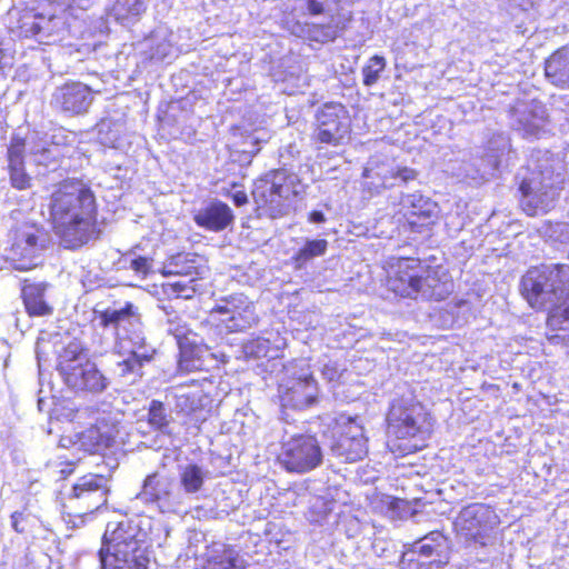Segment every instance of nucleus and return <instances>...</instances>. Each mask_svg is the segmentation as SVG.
<instances>
[{"mask_svg":"<svg viewBox=\"0 0 569 569\" xmlns=\"http://www.w3.org/2000/svg\"><path fill=\"white\" fill-rule=\"evenodd\" d=\"M48 212L51 229L66 249H80L101 236L97 197L81 179L58 182L49 196Z\"/></svg>","mask_w":569,"mask_h":569,"instance_id":"1","label":"nucleus"},{"mask_svg":"<svg viewBox=\"0 0 569 569\" xmlns=\"http://www.w3.org/2000/svg\"><path fill=\"white\" fill-rule=\"evenodd\" d=\"M521 293L536 309H548V326L566 329L569 323V266L531 268L521 279Z\"/></svg>","mask_w":569,"mask_h":569,"instance_id":"2","label":"nucleus"},{"mask_svg":"<svg viewBox=\"0 0 569 569\" xmlns=\"http://www.w3.org/2000/svg\"><path fill=\"white\" fill-rule=\"evenodd\" d=\"M388 431L395 436L389 447L392 452L401 455L416 452L423 447L426 412L423 406L413 397L395 399L388 413Z\"/></svg>","mask_w":569,"mask_h":569,"instance_id":"3","label":"nucleus"},{"mask_svg":"<svg viewBox=\"0 0 569 569\" xmlns=\"http://www.w3.org/2000/svg\"><path fill=\"white\" fill-rule=\"evenodd\" d=\"M296 180L295 176H288L283 170L271 171L257 180L251 190L257 203V216L267 213L273 218L288 213L299 194Z\"/></svg>","mask_w":569,"mask_h":569,"instance_id":"4","label":"nucleus"},{"mask_svg":"<svg viewBox=\"0 0 569 569\" xmlns=\"http://www.w3.org/2000/svg\"><path fill=\"white\" fill-rule=\"evenodd\" d=\"M99 550L101 569H148L150 552L134 536L130 535L122 523L111 531L107 530Z\"/></svg>","mask_w":569,"mask_h":569,"instance_id":"5","label":"nucleus"},{"mask_svg":"<svg viewBox=\"0 0 569 569\" xmlns=\"http://www.w3.org/2000/svg\"><path fill=\"white\" fill-rule=\"evenodd\" d=\"M450 546L448 538L440 531H431L419 538L402 551L400 565L421 569L422 567L441 568L449 563Z\"/></svg>","mask_w":569,"mask_h":569,"instance_id":"6","label":"nucleus"},{"mask_svg":"<svg viewBox=\"0 0 569 569\" xmlns=\"http://www.w3.org/2000/svg\"><path fill=\"white\" fill-rule=\"evenodd\" d=\"M322 446H327V443L319 441L315 436H292L283 442L279 460L288 471L308 472L321 465Z\"/></svg>","mask_w":569,"mask_h":569,"instance_id":"7","label":"nucleus"},{"mask_svg":"<svg viewBox=\"0 0 569 569\" xmlns=\"http://www.w3.org/2000/svg\"><path fill=\"white\" fill-rule=\"evenodd\" d=\"M327 446L333 456L345 462L361 460L368 452L362 426L355 418L345 416L336 420Z\"/></svg>","mask_w":569,"mask_h":569,"instance_id":"8","label":"nucleus"},{"mask_svg":"<svg viewBox=\"0 0 569 569\" xmlns=\"http://www.w3.org/2000/svg\"><path fill=\"white\" fill-rule=\"evenodd\" d=\"M497 525V515L489 507L473 503L465 507L456 519L458 535L467 542L481 547L493 543L492 530Z\"/></svg>","mask_w":569,"mask_h":569,"instance_id":"9","label":"nucleus"},{"mask_svg":"<svg viewBox=\"0 0 569 569\" xmlns=\"http://www.w3.org/2000/svg\"><path fill=\"white\" fill-rule=\"evenodd\" d=\"M351 132V120L347 108L339 102H327L316 112L313 138L320 143L337 147Z\"/></svg>","mask_w":569,"mask_h":569,"instance_id":"10","label":"nucleus"},{"mask_svg":"<svg viewBox=\"0 0 569 569\" xmlns=\"http://www.w3.org/2000/svg\"><path fill=\"white\" fill-rule=\"evenodd\" d=\"M290 377L279 383V398L283 408L303 410L318 401L319 388L309 369L300 372L287 369Z\"/></svg>","mask_w":569,"mask_h":569,"instance_id":"11","label":"nucleus"},{"mask_svg":"<svg viewBox=\"0 0 569 569\" xmlns=\"http://www.w3.org/2000/svg\"><path fill=\"white\" fill-rule=\"evenodd\" d=\"M511 127L525 138H540L548 122L545 106L536 100L517 102L510 110Z\"/></svg>","mask_w":569,"mask_h":569,"instance_id":"12","label":"nucleus"},{"mask_svg":"<svg viewBox=\"0 0 569 569\" xmlns=\"http://www.w3.org/2000/svg\"><path fill=\"white\" fill-rule=\"evenodd\" d=\"M521 206L528 216H537L550 211L558 199L559 191L546 179L523 180L520 184Z\"/></svg>","mask_w":569,"mask_h":569,"instance_id":"13","label":"nucleus"},{"mask_svg":"<svg viewBox=\"0 0 569 569\" xmlns=\"http://www.w3.org/2000/svg\"><path fill=\"white\" fill-rule=\"evenodd\" d=\"M395 268V273L388 280L389 288L401 297L417 298L418 286L425 273L420 261L413 258H401Z\"/></svg>","mask_w":569,"mask_h":569,"instance_id":"14","label":"nucleus"},{"mask_svg":"<svg viewBox=\"0 0 569 569\" xmlns=\"http://www.w3.org/2000/svg\"><path fill=\"white\" fill-rule=\"evenodd\" d=\"M193 221L204 230L219 232L232 223L233 213L227 203L212 200L193 214Z\"/></svg>","mask_w":569,"mask_h":569,"instance_id":"15","label":"nucleus"},{"mask_svg":"<svg viewBox=\"0 0 569 569\" xmlns=\"http://www.w3.org/2000/svg\"><path fill=\"white\" fill-rule=\"evenodd\" d=\"M172 479L152 472L148 475L143 481L142 488L138 497L149 505H156L163 511L164 507H169L172 497Z\"/></svg>","mask_w":569,"mask_h":569,"instance_id":"16","label":"nucleus"},{"mask_svg":"<svg viewBox=\"0 0 569 569\" xmlns=\"http://www.w3.org/2000/svg\"><path fill=\"white\" fill-rule=\"evenodd\" d=\"M42 228L33 222H22L12 229L10 251L16 259L32 256L38 248Z\"/></svg>","mask_w":569,"mask_h":569,"instance_id":"17","label":"nucleus"},{"mask_svg":"<svg viewBox=\"0 0 569 569\" xmlns=\"http://www.w3.org/2000/svg\"><path fill=\"white\" fill-rule=\"evenodd\" d=\"M64 382L72 389L92 393L102 392L107 388V378L92 362H84L66 377Z\"/></svg>","mask_w":569,"mask_h":569,"instance_id":"18","label":"nucleus"},{"mask_svg":"<svg viewBox=\"0 0 569 569\" xmlns=\"http://www.w3.org/2000/svg\"><path fill=\"white\" fill-rule=\"evenodd\" d=\"M56 101L67 112L82 113L91 103L90 89L80 82L67 83L60 88Z\"/></svg>","mask_w":569,"mask_h":569,"instance_id":"19","label":"nucleus"},{"mask_svg":"<svg viewBox=\"0 0 569 569\" xmlns=\"http://www.w3.org/2000/svg\"><path fill=\"white\" fill-rule=\"evenodd\" d=\"M201 272V258L193 252H178L171 256L160 270L163 277L182 276L189 277L190 281H196Z\"/></svg>","mask_w":569,"mask_h":569,"instance_id":"20","label":"nucleus"},{"mask_svg":"<svg viewBox=\"0 0 569 569\" xmlns=\"http://www.w3.org/2000/svg\"><path fill=\"white\" fill-rule=\"evenodd\" d=\"M47 286L43 282H31L24 279L21 284V299L29 317H44L53 312V308L44 300Z\"/></svg>","mask_w":569,"mask_h":569,"instance_id":"21","label":"nucleus"},{"mask_svg":"<svg viewBox=\"0 0 569 569\" xmlns=\"http://www.w3.org/2000/svg\"><path fill=\"white\" fill-rule=\"evenodd\" d=\"M76 443L90 455L102 453L113 443V437L108 430L107 423L92 425L77 435Z\"/></svg>","mask_w":569,"mask_h":569,"instance_id":"22","label":"nucleus"},{"mask_svg":"<svg viewBox=\"0 0 569 569\" xmlns=\"http://www.w3.org/2000/svg\"><path fill=\"white\" fill-rule=\"evenodd\" d=\"M545 76L559 89H569V46L556 50L545 62Z\"/></svg>","mask_w":569,"mask_h":569,"instance_id":"23","label":"nucleus"},{"mask_svg":"<svg viewBox=\"0 0 569 569\" xmlns=\"http://www.w3.org/2000/svg\"><path fill=\"white\" fill-rule=\"evenodd\" d=\"M452 291V283L449 281H440L436 273L425 270L421 276V282L418 286L417 297L425 299H433L437 301L446 299Z\"/></svg>","mask_w":569,"mask_h":569,"instance_id":"24","label":"nucleus"},{"mask_svg":"<svg viewBox=\"0 0 569 569\" xmlns=\"http://www.w3.org/2000/svg\"><path fill=\"white\" fill-rule=\"evenodd\" d=\"M138 316L137 308L132 302H126L118 310L106 308L101 311H94V317L103 329L111 327L117 330L122 322H127L129 319L137 318Z\"/></svg>","mask_w":569,"mask_h":569,"instance_id":"25","label":"nucleus"},{"mask_svg":"<svg viewBox=\"0 0 569 569\" xmlns=\"http://www.w3.org/2000/svg\"><path fill=\"white\" fill-rule=\"evenodd\" d=\"M511 151L510 138L500 132L495 133L487 141L485 160L488 162L492 170L499 168L503 157L508 156Z\"/></svg>","mask_w":569,"mask_h":569,"instance_id":"26","label":"nucleus"},{"mask_svg":"<svg viewBox=\"0 0 569 569\" xmlns=\"http://www.w3.org/2000/svg\"><path fill=\"white\" fill-rule=\"evenodd\" d=\"M86 356L87 349L83 346L76 341L69 342L59 355L58 370L62 378L64 379L69 373L81 367L82 363L76 365L74 362Z\"/></svg>","mask_w":569,"mask_h":569,"instance_id":"27","label":"nucleus"},{"mask_svg":"<svg viewBox=\"0 0 569 569\" xmlns=\"http://www.w3.org/2000/svg\"><path fill=\"white\" fill-rule=\"evenodd\" d=\"M328 249V241L326 239H307L303 247H301L292 257L296 269H302L312 259L323 256Z\"/></svg>","mask_w":569,"mask_h":569,"instance_id":"28","label":"nucleus"},{"mask_svg":"<svg viewBox=\"0 0 569 569\" xmlns=\"http://www.w3.org/2000/svg\"><path fill=\"white\" fill-rule=\"evenodd\" d=\"M179 342L178 368L183 372H196L203 369V361L194 343H182L181 337L177 336Z\"/></svg>","mask_w":569,"mask_h":569,"instance_id":"29","label":"nucleus"},{"mask_svg":"<svg viewBox=\"0 0 569 569\" xmlns=\"http://www.w3.org/2000/svg\"><path fill=\"white\" fill-rule=\"evenodd\" d=\"M113 10L116 11V20L118 22H124L142 16L147 7L143 0H133L131 3L128 1H116Z\"/></svg>","mask_w":569,"mask_h":569,"instance_id":"30","label":"nucleus"},{"mask_svg":"<svg viewBox=\"0 0 569 569\" xmlns=\"http://www.w3.org/2000/svg\"><path fill=\"white\" fill-rule=\"evenodd\" d=\"M392 170H396V168H379L375 160H370L363 170V177L367 179L377 178L379 182L376 188H392L397 181V179H390Z\"/></svg>","mask_w":569,"mask_h":569,"instance_id":"31","label":"nucleus"},{"mask_svg":"<svg viewBox=\"0 0 569 569\" xmlns=\"http://www.w3.org/2000/svg\"><path fill=\"white\" fill-rule=\"evenodd\" d=\"M305 33L311 41L326 43L337 38L338 28L332 22L327 24H308Z\"/></svg>","mask_w":569,"mask_h":569,"instance_id":"32","label":"nucleus"},{"mask_svg":"<svg viewBox=\"0 0 569 569\" xmlns=\"http://www.w3.org/2000/svg\"><path fill=\"white\" fill-rule=\"evenodd\" d=\"M26 146L27 139L24 137L12 136L7 150V167L26 164Z\"/></svg>","mask_w":569,"mask_h":569,"instance_id":"33","label":"nucleus"},{"mask_svg":"<svg viewBox=\"0 0 569 569\" xmlns=\"http://www.w3.org/2000/svg\"><path fill=\"white\" fill-rule=\"evenodd\" d=\"M10 186L19 191L28 190L32 187V177L27 172L26 164L7 167Z\"/></svg>","mask_w":569,"mask_h":569,"instance_id":"34","label":"nucleus"},{"mask_svg":"<svg viewBox=\"0 0 569 569\" xmlns=\"http://www.w3.org/2000/svg\"><path fill=\"white\" fill-rule=\"evenodd\" d=\"M180 479L187 492H197L203 485V475L197 465H188L181 472Z\"/></svg>","mask_w":569,"mask_h":569,"instance_id":"35","label":"nucleus"},{"mask_svg":"<svg viewBox=\"0 0 569 569\" xmlns=\"http://www.w3.org/2000/svg\"><path fill=\"white\" fill-rule=\"evenodd\" d=\"M386 68V59L380 56H373L362 69L363 84L373 86L380 78V73Z\"/></svg>","mask_w":569,"mask_h":569,"instance_id":"36","label":"nucleus"},{"mask_svg":"<svg viewBox=\"0 0 569 569\" xmlns=\"http://www.w3.org/2000/svg\"><path fill=\"white\" fill-rule=\"evenodd\" d=\"M152 360V355H138L137 352H131L127 359L118 362V367L120 368V373L122 377H126L130 373H133L140 370L146 362H150Z\"/></svg>","mask_w":569,"mask_h":569,"instance_id":"37","label":"nucleus"},{"mask_svg":"<svg viewBox=\"0 0 569 569\" xmlns=\"http://www.w3.org/2000/svg\"><path fill=\"white\" fill-rule=\"evenodd\" d=\"M147 421L154 429L162 430L168 427L169 420L164 412V406L161 401L152 400L150 402Z\"/></svg>","mask_w":569,"mask_h":569,"instance_id":"38","label":"nucleus"},{"mask_svg":"<svg viewBox=\"0 0 569 569\" xmlns=\"http://www.w3.org/2000/svg\"><path fill=\"white\" fill-rule=\"evenodd\" d=\"M101 476L90 475L82 477L74 486H73V495L77 498H80L84 492L97 491L100 488Z\"/></svg>","mask_w":569,"mask_h":569,"instance_id":"39","label":"nucleus"},{"mask_svg":"<svg viewBox=\"0 0 569 569\" xmlns=\"http://www.w3.org/2000/svg\"><path fill=\"white\" fill-rule=\"evenodd\" d=\"M416 198V196H411L407 200L408 202L410 201L412 206V216H418V218L423 219H430L432 216L433 204L429 200L423 199L421 196H419L418 199Z\"/></svg>","mask_w":569,"mask_h":569,"instance_id":"40","label":"nucleus"},{"mask_svg":"<svg viewBox=\"0 0 569 569\" xmlns=\"http://www.w3.org/2000/svg\"><path fill=\"white\" fill-rule=\"evenodd\" d=\"M218 569H237V553L231 548H224L219 556L213 558Z\"/></svg>","mask_w":569,"mask_h":569,"instance_id":"41","label":"nucleus"},{"mask_svg":"<svg viewBox=\"0 0 569 569\" xmlns=\"http://www.w3.org/2000/svg\"><path fill=\"white\" fill-rule=\"evenodd\" d=\"M152 258L138 256L131 259L130 269L133 270L137 274H141L146 277L150 273L152 268Z\"/></svg>","mask_w":569,"mask_h":569,"instance_id":"42","label":"nucleus"},{"mask_svg":"<svg viewBox=\"0 0 569 569\" xmlns=\"http://www.w3.org/2000/svg\"><path fill=\"white\" fill-rule=\"evenodd\" d=\"M297 8L311 16H319L325 12V6L318 0H296Z\"/></svg>","mask_w":569,"mask_h":569,"instance_id":"43","label":"nucleus"},{"mask_svg":"<svg viewBox=\"0 0 569 569\" xmlns=\"http://www.w3.org/2000/svg\"><path fill=\"white\" fill-rule=\"evenodd\" d=\"M343 371L345 369L340 368V366L333 361H328L322 366L321 369L323 378L327 379L328 381L339 380Z\"/></svg>","mask_w":569,"mask_h":569,"instance_id":"44","label":"nucleus"},{"mask_svg":"<svg viewBox=\"0 0 569 569\" xmlns=\"http://www.w3.org/2000/svg\"><path fill=\"white\" fill-rule=\"evenodd\" d=\"M417 172L413 169L403 167V168H397L396 170L391 171V178L390 179H399L402 182H408L410 180L416 179Z\"/></svg>","mask_w":569,"mask_h":569,"instance_id":"45","label":"nucleus"},{"mask_svg":"<svg viewBox=\"0 0 569 569\" xmlns=\"http://www.w3.org/2000/svg\"><path fill=\"white\" fill-rule=\"evenodd\" d=\"M36 18V14L32 13L31 11H28V12H24L21 20L24 21V20H29V19H34ZM21 28L26 31V32H31L33 34H37L41 31V27L39 26V23H36V22H32L29 27H27V22H23L21 24Z\"/></svg>","mask_w":569,"mask_h":569,"instance_id":"46","label":"nucleus"},{"mask_svg":"<svg viewBox=\"0 0 569 569\" xmlns=\"http://www.w3.org/2000/svg\"><path fill=\"white\" fill-rule=\"evenodd\" d=\"M270 132L266 129L251 130V144L267 142L270 139Z\"/></svg>","mask_w":569,"mask_h":569,"instance_id":"47","label":"nucleus"},{"mask_svg":"<svg viewBox=\"0 0 569 569\" xmlns=\"http://www.w3.org/2000/svg\"><path fill=\"white\" fill-rule=\"evenodd\" d=\"M26 521V516L23 512L14 511L11 513V525L14 531L22 533L24 532V527L21 526L22 522Z\"/></svg>","mask_w":569,"mask_h":569,"instance_id":"48","label":"nucleus"},{"mask_svg":"<svg viewBox=\"0 0 569 569\" xmlns=\"http://www.w3.org/2000/svg\"><path fill=\"white\" fill-rule=\"evenodd\" d=\"M325 220V214L321 211L315 210L309 214V221L312 223H321Z\"/></svg>","mask_w":569,"mask_h":569,"instance_id":"49","label":"nucleus"},{"mask_svg":"<svg viewBox=\"0 0 569 569\" xmlns=\"http://www.w3.org/2000/svg\"><path fill=\"white\" fill-rule=\"evenodd\" d=\"M232 200L237 206H242L247 203V194L243 191H239L232 196Z\"/></svg>","mask_w":569,"mask_h":569,"instance_id":"50","label":"nucleus"},{"mask_svg":"<svg viewBox=\"0 0 569 569\" xmlns=\"http://www.w3.org/2000/svg\"><path fill=\"white\" fill-rule=\"evenodd\" d=\"M169 287H170L171 291L176 292V293H181L187 288V286L183 282H180V281H176V282L169 283Z\"/></svg>","mask_w":569,"mask_h":569,"instance_id":"51","label":"nucleus"},{"mask_svg":"<svg viewBox=\"0 0 569 569\" xmlns=\"http://www.w3.org/2000/svg\"><path fill=\"white\" fill-rule=\"evenodd\" d=\"M226 327L229 329V330H232V331H236L239 329V327L237 325H228L226 323Z\"/></svg>","mask_w":569,"mask_h":569,"instance_id":"52","label":"nucleus"},{"mask_svg":"<svg viewBox=\"0 0 569 569\" xmlns=\"http://www.w3.org/2000/svg\"><path fill=\"white\" fill-rule=\"evenodd\" d=\"M250 349H251V356H252L253 353H257V355L259 353V351H256V350H254V341H253V340H251Z\"/></svg>","mask_w":569,"mask_h":569,"instance_id":"53","label":"nucleus"},{"mask_svg":"<svg viewBox=\"0 0 569 569\" xmlns=\"http://www.w3.org/2000/svg\"><path fill=\"white\" fill-rule=\"evenodd\" d=\"M214 311L220 312V313H224V312H227V309L222 308V307H219V308L214 309Z\"/></svg>","mask_w":569,"mask_h":569,"instance_id":"54","label":"nucleus"},{"mask_svg":"<svg viewBox=\"0 0 569 569\" xmlns=\"http://www.w3.org/2000/svg\"><path fill=\"white\" fill-rule=\"evenodd\" d=\"M228 320L233 321V320H234V317H233V316H230V317L228 318Z\"/></svg>","mask_w":569,"mask_h":569,"instance_id":"55","label":"nucleus"}]
</instances>
